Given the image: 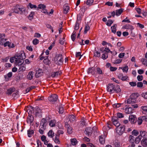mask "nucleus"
I'll return each mask as SVG.
<instances>
[{
  "mask_svg": "<svg viewBox=\"0 0 147 147\" xmlns=\"http://www.w3.org/2000/svg\"><path fill=\"white\" fill-rule=\"evenodd\" d=\"M13 12L20 14L21 15H24L26 16L28 13V11L25 8L20 5L18 4L16 5L12 9Z\"/></svg>",
  "mask_w": 147,
  "mask_h": 147,
  "instance_id": "1",
  "label": "nucleus"
},
{
  "mask_svg": "<svg viewBox=\"0 0 147 147\" xmlns=\"http://www.w3.org/2000/svg\"><path fill=\"white\" fill-rule=\"evenodd\" d=\"M107 90L108 92L111 94L114 92L119 93L121 91L119 86L113 84H109L107 87Z\"/></svg>",
  "mask_w": 147,
  "mask_h": 147,
  "instance_id": "2",
  "label": "nucleus"
},
{
  "mask_svg": "<svg viewBox=\"0 0 147 147\" xmlns=\"http://www.w3.org/2000/svg\"><path fill=\"white\" fill-rule=\"evenodd\" d=\"M54 61L55 62H57V63L59 64H61L62 63L63 60V57L62 55L61 54H57L56 55L54 59Z\"/></svg>",
  "mask_w": 147,
  "mask_h": 147,
  "instance_id": "3",
  "label": "nucleus"
},
{
  "mask_svg": "<svg viewBox=\"0 0 147 147\" xmlns=\"http://www.w3.org/2000/svg\"><path fill=\"white\" fill-rule=\"evenodd\" d=\"M125 126L124 125H123L122 126H121L120 127H118L116 128V130L117 132L119 135H121L125 132Z\"/></svg>",
  "mask_w": 147,
  "mask_h": 147,
  "instance_id": "4",
  "label": "nucleus"
},
{
  "mask_svg": "<svg viewBox=\"0 0 147 147\" xmlns=\"http://www.w3.org/2000/svg\"><path fill=\"white\" fill-rule=\"evenodd\" d=\"M112 123L110 121H109L107 123V125L104 126L102 128L103 130L104 131L106 132L108 130L110 129L112 125Z\"/></svg>",
  "mask_w": 147,
  "mask_h": 147,
  "instance_id": "5",
  "label": "nucleus"
},
{
  "mask_svg": "<svg viewBox=\"0 0 147 147\" xmlns=\"http://www.w3.org/2000/svg\"><path fill=\"white\" fill-rule=\"evenodd\" d=\"M58 96L56 94H53L50 96L48 98L49 101L52 102H55L57 101Z\"/></svg>",
  "mask_w": 147,
  "mask_h": 147,
  "instance_id": "6",
  "label": "nucleus"
},
{
  "mask_svg": "<svg viewBox=\"0 0 147 147\" xmlns=\"http://www.w3.org/2000/svg\"><path fill=\"white\" fill-rule=\"evenodd\" d=\"M16 58L23 60L25 58V53L23 52H20L16 55Z\"/></svg>",
  "mask_w": 147,
  "mask_h": 147,
  "instance_id": "7",
  "label": "nucleus"
},
{
  "mask_svg": "<svg viewBox=\"0 0 147 147\" xmlns=\"http://www.w3.org/2000/svg\"><path fill=\"white\" fill-rule=\"evenodd\" d=\"M5 35L4 34H0V44L1 45H3L7 39L5 38Z\"/></svg>",
  "mask_w": 147,
  "mask_h": 147,
  "instance_id": "8",
  "label": "nucleus"
},
{
  "mask_svg": "<svg viewBox=\"0 0 147 147\" xmlns=\"http://www.w3.org/2000/svg\"><path fill=\"white\" fill-rule=\"evenodd\" d=\"M36 72L35 76L36 78H38L42 75L43 70L41 69L38 68L36 69Z\"/></svg>",
  "mask_w": 147,
  "mask_h": 147,
  "instance_id": "9",
  "label": "nucleus"
},
{
  "mask_svg": "<svg viewBox=\"0 0 147 147\" xmlns=\"http://www.w3.org/2000/svg\"><path fill=\"white\" fill-rule=\"evenodd\" d=\"M47 120L43 118L42 119L40 126L41 128L45 129V127H46L47 124Z\"/></svg>",
  "mask_w": 147,
  "mask_h": 147,
  "instance_id": "10",
  "label": "nucleus"
},
{
  "mask_svg": "<svg viewBox=\"0 0 147 147\" xmlns=\"http://www.w3.org/2000/svg\"><path fill=\"white\" fill-rule=\"evenodd\" d=\"M123 28L125 29H128L129 30V32L131 33L132 32V30L133 28L132 26L129 24H127L124 25L123 27Z\"/></svg>",
  "mask_w": 147,
  "mask_h": 147,
  "instance_id": "11",
  "label": "nucleus"
},
{
  "mask_svg": "<svg viewBox=\"0 0 147 147\" xmlns=\"http://www.w3.org/2000/svg\"><path fill=\"white\" fill-rule=\"evenodd\" d=\"M115 118H113L112 121L113 122V124L116 127H118L120 125V123L117 120V118H116V117H114Z\"/></svg>",
  "mask_w": 147,
  "mask_h": 147,
  "instance_id": "12",
  "label": "nucleus"
},
{
  "mask_svg": "<svg viewBox=\"0 0 147 147\" xmlns=\"http://www.w3.org/2000/svg\"><path fill=\"white\" fill-rule=\"evenodd\" d=\"M140 136L143 138H147V132L144 130H141L140 131Z\"/></svg>",
  "mask_w": 147,
  "mask_h": 147,
  "instance_id": "13",
  "label": "nucleus"
},
{
  "mask_svg": "<svg viewBox=\"0 0 147 147\" xmlns=\"http://www.w3.org/2000/svg\"><path fill=\"white\" fill-rule=\"evenodd\" d=\"M61 74L62 72L61 71H58L55 72H52L51 76L52 78H55L60 75Z\"/></svg>",
  "mask_w": 147,
  "mask_h": 147,
  "instance_id": "14",
  "label": "nucleus"
},
{
  "mask_svg": "<svg viewBox=\"0 0 147 147\" xmlns=\"http://www.w3.org/2000/svg\"><path fill=\"white\" fill-rule=\"evenodd\" d=\"M92 129L91 127H88L85 129L86 134L88 136L92 134Z\"/></svg>",
  "mask_w": 147,
  "mask_h": 147,
  "instance_id": "15",
  "label": "nucleus"
},
{
  "mask_svg": "<svg viewBox=\"0 0 147 147\" xmlns=\"http://www.w3.org/2000/svg\"><path fill=\"white\" fill-rule=\"evenodd\" d=\"M34 117L32 115H28L27 119V122L28 123L31 124L33 121Z\"/></svg>",
  "mask_w": 147,
  "mask_h": 147,
  "instance_id": "16",
  "label": "nucleus"
},
{
  "mask_svg": "<svg viewBox=\"0 0 147 147\" xmlns=\"http://www.w3.org/2000/svg\"><path fill=\"white\" fill-rule=\"evenodd\" d=\"M136 116L135 115H131L129 116V119L131 123H134L136 122L135 120Z\"/></svg>",
  "mask_w": 147,
  "mask_h": 147,
  "instance_id": "17",
  "label": "nucleus"
},
{
  "mask_svg": "<svg viewBox=\"0 0 147 147\" xmlns=\"http://www.w3.org/2000/svg\"><path fill=\"white\" fill-rule=\"evenodd\" d=\"M87 73L88 74H91L93 75L95 74L96 71L95 68L93 67L89 68L87 70Z\"/></svg>",
  "mask_w": 147,
  "mask_h": 147,
  "instance_id": "18",
  "label": "nucleus"
},
{
  "mask_svg": "<svg viewBox=\"0 0 147 147\" xmlns=\"http://www.w3.org/2000/svg\"><path fill=\"white\" fill-rule=\"evenodd\" d=\"M68 118L69 119L68 122H70V123H73L76 120V117L73 115H69Z\"/></svg>",
  "mask_w": 147,
  "mask_h": 147,
  "instance_id": "19",
  "label": "nucleus"
},
{
  "mask_svg": "<svg viewBox=\"0 0 147 147\" xmlns=\"http://www.w3.org/2000/svg\"><path fill=\"white\" fill-rule=\"evenodd\" d=\"M125 112L127 114H130L132 113L133 112V109L131 107L126 108L125 109Z\"/></svg>",
  "mask_w": 147,
  "mask_h": 147,
  "instance_id": "20",
  "label": "nucleus"
},
{
  "mask_svg": "<svg viewBox=\"0 0 147 147\" xmlns=\"http://www.w3.org/2000/svg\"><path fill=\"white\" fill-rule=\"evenodd\" d=\"M34 72L32 71H30L27 76V79L30 80L32 79L34 77Z\"/></svg>",
  "mask_w": 147,
  "mask_h": 147,
  "instance_id": "21",
  "label": "nucleus"
},
{
  "mask_svg": "<svg viewBox=\"0 0 147 147\" xmlns=\"http://www.w3.org/2000/svg\"><path fill=\"white\" fill-rule=\"evenodd\" d=\"M139 94L138 93H134L132 94L130 97L133 100H136V99L138 97Z\"/></svg>",
  "mask_w": 147,
  "mask_h": 147,
  "instance_id": "22",
  "label": "nucleus"
},
{
  "mask_svg": "<svg viewBox=\"0 0 147 147\" xmlns=\"http://www.w3.org/2000/svg\"><path fill=\"white\" fill-rule=\"evenodd\" d=\"M64 13H67L69 11V7L67 4L65 5L63 7Z\"/></svg>",
  "mask_w": 147,
  "mask_h": 147,
  "instance_id": "23",
  "label": "nucleus"
},
{
  "mask_svg": "<svg viewBox=\"0 0 147 147\" xmlns=\"http://www.w3.org/2000/svg\"><path fill=\"white\" fill-rule=\"evenodd\" d=\"M15 89L14 88H9L7 89V91L6 92V93L8 95L11 94L13 92L15 91Z\"/></svg>",
  "mask_w": 147,
  "mask_h": 147,
  "instance_id": "24",
  "label": "nucleus"
},
{
  "mask_svg": "<svg viewBox=\"0 0 147 147\" xmlns=\"http://www.w3.org/2000/svg\"><path fill=\"white\" fill-rule=\"evenodd\" d=\"M141 143L142 145L144 147L147 146V138H143L141 141Z\"/></svg>",
  "mask_w": 147,
  "mask_h": 147,
  "instance_id": "25",
  "label": "nucleus"
},
{
  "mask_svg": "<svg viewBox=\"0 0 147 147\" xmlns=\"http://www.w3.org/2000/svg\"><path fill=\"white\" fill-rule=\"evenodd\" d=\"M15 64L16 65L20 66L22 64V59L16 58Z\"/></svg>",
  "mask_w": 147,
  "mask_h": 147,
  "instance_id": "26",
  "label": "nucleus"
},
{
  "mask_svg": "<svg viewBox=\"0 0 147 147\" xmlns=\"http://www.w3.org/2000/svg\"><path fill=\"white\" fill-rule=\"evenodd\" d=\"M136 102V100H133L131 98H130L127 99V104H129L131 105L135 103Z\"/></svg>",
  "mask_w": 147,
  "mask_h": 147,
  "instance_id": "27",
  "label": "nucleus"
},
{
  "mask_svg": "<svg viewBox=\"0 0 147 147\" xmlns=\"http://www.w3.org/2000/svg\"><path fill=\"white\" fill-rule=\"evenodd\" d=\"M141 109L143 110L142 111V113L145 115L147 114V106H142Z\"/></svg>",
  "mask_w": 147,
  "mask_h": 147,
  "instance_id": "28",
  "label": "nucleus"
},
{
  "mask_svg": "<svg viewBox=\"0 0 147 147\" xmlns=\"http://www.w3.org/2000/svg\"><path fill=\"white\" fill-rule=\"evenodd\" d=\"M117 26V24H115L113 26H112L111 27L112 32L114 34H115L116 32Z\"/></svg>",
  "mask_w": 147,
  "mask_h": 147,
  "instance_id": "29",
  "label": "nucleus"
},
{
  "mask_svg": "<svg viewBox=\"0 0 147 147\" xmlns=\"http://www.w3.org/2000/svg\"><path fill=\"white\" fill-rule=\"evenodd\" d=\"M27 133L28 137H31L34 133V131L31 129H30L28 130Z\"/></svg>",
  "mask_w": 147,
  "mask_h": 147,
  "instance_id": "30",
  "label": "nucleus"
},
{
  "mask_svg": "<svg viewBox=\"0 0 147 147\" xmlns=\"http://www.w3.org/2000/svg\"><path fill=\"white\" fill-rule=\"evenodd\" d=\"M123 9L122 8H121L117 10L116 11V15L118 16L120 15L123 12Z\"/></svg>",
  "mask_w": 147,
  "mask_h": 147,
  "instance_id": "31",
  "label": "nucleus"
},
{
  "mask_svg": "<svg viewBox=\"0 0 147 147\" xmlns=\"http://www.w3.org/2000/svg\"><path fill=\"white\" fill-rule=\"evenodd\" d=\"M56 123V121L55 119H53L50 121L49 125L51 127H54L55 126Z\"/></svg>",
  "mask_w": 147,
  "mask_h": 147,
  "instance_id": "32",
  "label": "nucleus"
},
{
  "mask_svg": "<svg viewBox=\"0 0 147 147\" xmlns=\"http://www.w3.org/2000/svg\"><path fill=\"white\" fill-rule=\"evenodd\" d=\"M59 135H56L54 140V142L56 144H60V141L59 140Z\"/></svg>",
  "mask_w": 147,
  "mask_h": 147,
  "instance_id": "33",
  "label": "nucleus"
},
{
  "mask_svg": "<svg viewBox=\"0 0 147 147\" xmlns=\"http://www.w3.org/2000/svg\"><path fill=\"white\" fill-rule=\"evenodd\" d=\"M27 112L28 113V115H32L31 114L33 113L34 112V109H33V107H30L27 110Z\"/></svg>",
  "mask_w": 147,
  "mask_h": 147,
  "instance_id": "34",
  "label": "nucleus"
},
{
  "mask_svg": "<svg viewBox=\"0 0 147 147\" xmlns=\"http://www.w3.org/2000/svg\"><path fill=\"white\" fill-rule=\"evenodd\" d=\"M70 141L71 144L72 145H76L77 143V141L75 138L71 139Z\"/></svg>",
  "mask_w": 147,
  "mask_h": 147,
  "instance_id": "35",
  "label": "nucleus"
},
{
  "mask_svg": "<svg viewBox=\"0 0 147 147\" xmlns=\"http://www.w3.org/2000/svg\"><path fill=\"white\" fill-rule=\"evenodd\" d=\"M48 136L49 137L52 138L54 136V133L52 130L49 131L48 133Z\"/></svg>",
  "mask_w": 147,
  "mask_h": 147,
  "instance_id": "36",
  "label": "nucleus"
},
{
  "mask_svg": "<svg viewBox=\"0 0 147 147\" xmlns=\"http://www.w3.org/2000/svg\"><path fill=\"white\" fill-rule=\"evenodd\" d=\"M20 66L19 67V71H25L26 69V66L24 64L23 65H20Z\"/></svg>",
  "mask_w": 147,
  "mask_h": 147,
  "instance_id": "37",
  "label": "nucleus"
},
{
  "mask_svg": "<svg viewBox=\"0 0 147 147\" xmlns=\"http://www.w3.org/2000/svg\"><path fill=\"white\" fill-rule=\"evenodd\" d=\"M142 137L138 136L135 139V142L136 144H138L142 139Z\"/></svg>",
  "mask_w": 147,
  "mask_h": 147,
  "instance_id": "38",
  "label": "nucleus"
},
{
  "mask_svg": "<svg viewBox=\"0 0 147 147\" xmlns=\"http://www.w3.org/2000/svg\"><path fill=\"white\" fill-rule=\"evenodd\" d=\"M99 141L101 144H104L105 143V139L103 138L102 135L100 136L99 137Z\"/></svg>",
  "mask_w": 147,
  "mask_h": 147,
  "instance_id": "39",
  "label": "nucleus"
},
{
  "mask_svg": "<svg viewBox=\"0 0 147 147\" xmlns=\"http://www.w3.org/2000/svg\"><path fill=\"white\" fill-rule=\"evenodd\" d=\"M94 0H87L86 4L88 6H91L92 5L93 2H95L94 1Z\"/></svg>",
  "mask_w": 147,
  "mask_h": 147,
  "instance_id": "40",
  "label": "nucleus"
},
{
  "mask_svg": "<svg viewBox=\"0 0 147 147\" xmlns=\"http://www.w3.org/2000/svg\"><path fill=\"white\" fill-rule=\"evenodd\" d=\"M139 134L138 131L136 129L134 130L131 132V134L132 135L135 136H137Z\"/></svg>",
  "mask_w": 147,
  "mask_h": 147,
  "instance_id": "41",
  "label": "nucleus"
},
{
  "mask_svg": "<svg viewBox=\"0 0 147 147\" xmlns=\"http://www.w3.org/2000/svg\"><path fill=\"white\" fill-rule=\"evenodd\" d=\"M135 138L134 136L130 135L129 138V140L130 143H134V140Z\"/></svg>",
  "mask_w": 147,
  "mask_h": 147,
  "instance_id": "42",
  "label": "nucleus"
},
{
  "mask_svg": "<svg viewBox=\"0 0 147 147\" xmlns=\"http://www.w3.org/2000/svg\"><path fill=\"white\" fill-rule=\"evenodd\" d=\"M90 29V27L88 25L86 24V25L85 28H84V34H86L87 32Z\"/></svg>",
  "mask_w": 147,
  "mask_h": 147,
  "instance_id": "43",
  "label": "nucleus"
},
{
  "mask_svg": "<svg viewBox=\"0 0 147 147\" xmlns=\"http://www.w3.org/2000/svg\"><path fill=\"white\" fill-rule=\"evenodd\" d=\"M12 76V73L11 72H9L8 73L7 75H4V77L5 79H8V78H10Z\"/></svg>",
  "mask_w": 147,
  "mask_h": 147,
  "instance_id": "44",
  "label": "nucleus"
},
{
  "mask_svg": "<svg viewBox=\"0 0 147 147\" xmlns=\"http://www.w3.org/2000/svg\"><path fill=\"white\" fill-rule=\"evenodd\" d=\"M76 32L74 31L71 36V38L73 41H74L75 39V38L76 36Z\"/></svg>",
  "mask_w": 147,
  "mask_h": 147,
  "instance_id": "45",
  "label": "nucleus"
},
{
  "mask_svg": "<svg viewBox=\"0 0 147 147\" xmlns=\"http://www.w3.org/2000/svg\"><path fill=\"white\" fill-rule=\"evenodd\" d=\"M119 68L122 69L123 72H127V71L128 68L127 66L124 67H120Z\"/></svg>",
  "mask_w": 147,
  "mask_h": 147,
  "instance_id": "46",
  "label": "nucleus"
},
{
  "mask_svg": "<svg viewBox=\"0 0 147 147\" xmlns=\"http://www.w3.org/2000/svg\"><path fill=\"white\" fill-rule=\"evenodd\" d=\"M108 57V53H104L102 55V58L105 60L107 59Z\"/></svg>",
  "mask_w": 147,
  "mask_h": 147,
  "instance_id": "47",
  "label": "nucleus"
},
{
  "mask_svg": "<svg viewBox=\"0 0 147 147\" xmlns=\"http://www.w3.org/2000/svg\"><path fill=\"white\" fill-rule=\"evenodd\" d=\"M34 12H31L29 16L28 17V18L30 20H31L33 18L34 15Z\"/></svg>",
  "mask_w": 147,
  "mask_h": 147,
  "instance_id": "48",
  "label": "nucleus"
},
{
  "mask_svg": "<svg viewBox=\"0 0 147 147\" xmlns=\"http://www.w3.org/2000/svg\"><path fill=\"white\" fill-rule=\"evenodd\" d=\"M46 8V6L45 5L42 4H40L38 5V8L42 9H44Z\"/></svg>",
  "mask_w": 147,
  "mask_h": 147,
  "instance_id": "49",
  "label": "nucleus"
},
{
  "mask_svg": "<svg viewBox=\"0 0 147 147\" xmlns=\"http://www.w3.org/2000/svg\"><path fill=\"white\" fill-rule=\"evenodd\" d=\"M64 111L63 107L62 105L60 106L59 107V113L60 114H62Z\"/></svg>",
  "mask_w": 147,
  "mask_h": 147,
  "instance_id": "50",
  "label": "nucleus"
},
{
  "mask_svg": "<svg viewBox=\"0 0 147 147\" xmlns=\"http://www.w3.org/2000/svg\"><path fill=\"white\" fill-rule=\"evenodd\" d=\"M141 61L142 63L144 65H146V66H147V60L146 59L143 58L141 60Z\"/></svg>",
  "mask_w": 147,
  "mask_h": 147,
  "instance_id": "51",
  "label": "nucleus"
},
{
  "mask_svg": "<svg viewBox=\"0 0 147 147\" xmlns=\"http://www.w3.org/2000/svg\"><path fill=\"white\" fill-rule=\"evenodd\" d=\"M117 116L118 118H121L124 117L123 115L121 113H117Z\"/></svg>",
  "mask_w": 147,
  "mask_h": 147,
  "instance_id": "52",
  "label": "nucleus"
},
{
  "mask_svg": "<svg viewBox=\"0 0 147 147\" xmlns=\"http://www.w3.org/2000/svg\"><path fill=\"white\" fill-rule=\"evenodd\" d=\"M28 6H29L30 7L31 9H35L37 7L36 5H34L32 4L31 3H29V4L28 5Z\"/></svg>",
  "mask_w": 147,
  "mask_h": 147,
  "instance_id": "53",
  "label": "nucleus"
},
{
  "mask_svg": "<svg viewBox=\"0 0 147 147\" xmlns=\"http://www.w3.org/2000/svg\"><path fill=\"white\" fill-rule=\"evenodd\" d=\"M143 120V119L142 118H142L141 117H139L138 121V124L139 125H141L142 123Z\"/></svg>",
  "mask_w": 147,
  "mask_h": 147,
  "instance_id": "54",
  "label": "nucleus"
},
{
  "mask_svg": "<svg viewBox=\"0 0 147 147\" xmlns=\"http://www.w3.org/2000/svg\"><path fill=\"white\" fill-rule=\"evenodd\" d=\"M100 55V53L97 51H95L94 53V56L99 57Z\"/></svg>",
  "mask_w": 147,
  "mask_h": 147,
  "instance_id": "55",
  "label": "nucleus"
},
{
  "mask_svg": "<svg viewBox=\"0 0 147 147\" xmlns=\"http://www.w3.org/2000/svg\"><path fill=\"white\" fill-rule=\"evenodd\" d=\"M121 80L122 81H127L129 80V77L127 76H123L122 78L121 79Z\"/></svg>",
  "mask_w": 147,
  "mask_h": 147,
  "instance_id": "56",
  "label": "nucleus"
},
{
  "mask_svg": "<svg viewBox=\"0 0 147 147\" xmlns=\"http://www.w3.org/2000/svg\"><path fill=\"white\" fill-rule=\"evenodd\" d=\"M67 133L69 134H71L73 131L72 128L71 127L69 126V127H67Z\"/></svg>",
  "mask_w": 147,
  "mask_h": 147,
  "instance_id": "57",
  "label": "nucleus"
},
{
  "mask_svg": "<svg viewBox=\"0 0 147 147\" xmlns=\"http://www.w3.org/2000/svg\"><path fill=\"white\" fill-rule=\"evenodd\" d=\"M82 56V55H81V53L80 52H76V57H80L79 59H80Z\"/></svg>",
  "mask_w": 147,
  "mask_h": 147,
  "instance_id": "58",
  "label": "nucleus"
},
{
  "mask_svg": "<svg viewBox=\"0 0 147 147\" xmlns=\"http://www.w3.org/2000/svg\"><path fill=\"white\" fill-rule=\"evenodd\" d=\"M34 45H36L39 43V40L37 38L34 39L32 41Z\"/></svg>",
  "mask_w": 147,
  "mask_h": 147,
  "instance_id": "59",
  "label": "nucleus"
},
{
  "mask_svg": "<svg viewBox=\"0 0 147 147\" xmlns=\"http://www.w3.org/2000/svg\"><path fill=\"white\" fill-rule=\"evenodd\" d=\"M113 23L112 20H108V21L106 24L107 25L109 26H111V24Z\"/></svg>",
  "mask_w": 147,
  "mask_h": 147,
  "instance_id": "60",
  "label": "nucleus"
},
{
  "mask_svg": "<svg viewBox=\"0 0 147 147\" xmlns=\"http://www.w3.org/2000/svg\"><path fill=\"white\" fill-rule=\"evenodd\" d=\"M143 82H139L137 83V87L139 88H142L143 86Z\"/></svg>",
  "mask_w": 147,
  "mask_h": 147,
  "instance_id": "61",
  "label": "nucleus"
},
{
  "mask_svg": "<svg viewBox=\"0 0 147 147\" xmlns=\"http://www.w3.org/2000/svg\"><path fill=\"white\" fill-rule=\"evenodd\" d=\"M121 104L120 103L115 104L113 105V107L114 108H119L121 106Z\"/></svg>",
  "mask_w": 147,
  "mask_h": 147,
  "instance_id": "62",
  "label": "nucleus"
},
{
  "mask_svg": "<svg viewBox=\"0 0 147 147\" xmlns=\"http://www.w3.org/2000/svg\"><path fill=\"white\" fill-rule=\"evenodd\" d=\"M96 72L99 74H101L102 73V71L100 68L97 67L96 68Z\"/></svg>",
  "mask_w": 147,
  "mask_h": 147,
  "instance_id": "63",
  "label": "nucleus"
},
{
  "mask_svg": "<svg viewBox=\"0 0 147 147\" xmlns=\"http://www.w3.org/2000/svg\"><path fill=\"white\" fill-rule=\"evenodd\" d=\"M142 95L144 99H147V92L145 93H142Z\"/></svg>",
  "mask_w": 147,
  "mask_h": 147,
  "instance_id": "64",
  "label": "nucleus"
}]
</instances>
